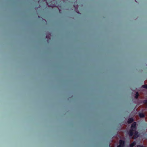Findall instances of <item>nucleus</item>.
Listing matches in <instances>:
<instances>
[{
  "instance_id": "1",
  "label": "nucleus",
  "mask_w": 147,
  "mask_h": 147,
  "mask_svg": "<svg viewBox=\"0 0 147 147\" xmlns=\"http://www.w3.org/2000/svg\"><path fill=\"white\" fill-rule=\"evenodd\" d=\"M129 135L130 137H132L131 138L134 139L137 138L139 136V133L135 129H130Z\"/></svg>"
},
{
  "instance_id": "2",
  "label": "nucleus",
  "mask_w": 147,
  "mask_h": 147,
  "mask_svg": "<svg viewBox=\"0 0 147 147\" xmlns=\"http://www.w3.org/2000/svg\"><path fill=\"white\" fill-rule=\"evenodd\" d=\"M124 144V142L122 140L119 141V145L117 147H123Z\"/></svg>"
},
{
  "instance_id": "3",
  "label": "nucleus",
  "mask_w": 147,
  "mask_h": 147,
  "mask_svg": "<svg viewBox=\"0 0 147 147\" xmlns=\"http://www.w3.org/2000/svg\"><path fill=\"white\" fill-rule=\"evenodd\" d=\"M136 122H133L131 125V129H137L136 128Z\"/></svg>"
},
{
  "instance_id": "4",
  "label": "nucleus",
  "mask_w": 147,
  "mask_h": 147,
  "mask_svg": "<svg viewBox=\"0 0 147 147\" xmlns=\"http://www.w3.org/2000/svg\"><path fill=\"white\" fill-rule=\"evenodd\" d=\"M134 121V119L132 118H129L127 120V123L128 124L131 123Z\"/></svg>"
},
{
  "instance_id": "5",
  "label": "nucleus",
  "mask_w": 147,
  "mask_h": 147,
  "mask_svg": "<svg viewBox=\"0 0 147 147\" xmlns=\"http://www.w3.org/2000/svg\"><path fill=\"white\" fill-rule=\"evenodd\" d=\"M139 116L141 118H143L145 117L144 114L142 113H140L139 114Z\"/></svg>"
},
{
  "instance_id": "6",
  "label": "nucleus",
  "mask_w": 147,
  "mask_h": 147,
  "mask_svg": "<svg viewBox=\"0 0 147 147\" xmlns=\"http://www.w3.org/2000/svg\"><path fill=\"white\" fill-rule=\"evenodd\" d=\"M136 144V142H133L130 145V147H133V146H135Z\"/></svg>"
},
{
  "instance_id": "7",
  "label": "nucleus",
  "mask_w": 147,
  "mask_h": 147,
  "mask_svg": "<svg viewBox=\"0 0 147 147\" xmlns=\"http://www.w3.org/2000/svg\"><path fill=\"white\" fill-rule=\"evenodd\" d=\"M139 96V94L138 92H136L135 94V98L136 99H137Z\"/></svg>"
},
{
  "instance_id": "8",
  "label": "nucleus",
  "mask_w": 147,
  "mask_h": 147,
  "mask_svg": "<svg viewBox=\"0 0 147 147\" xmlns=\"http://www.w3.org/2000/svg\"><path fill=\"white\" fill-rule=\"evenodd\" d=\"M143 103L144 104H146L147 105V99L143 100Z\"/></svg>"
},
{
  "instance_id": "9",
  "label": "nucleus",
  "mask_w": 147,
  "mask_h": 147,
  "mask_svg": "<svg viewBox=\"0 0 147 147\" xmlns=\"http://www.w3.org/2000/svg\"><path fill=\"white\" fill-rule=\"evenodd\" d=\"M142 87L143 88L147 89V84H144L142 86Z\"/></svg>"
},
{
  "instance_id": "10",
  "label": "nucleus",
  "mask_w": 147,
  "mask_h": 147,
  "mask_svg": "<svg viewBox=\"0 0 147 147\" xmlns=\"http://www.w3.org/2000/svg\"><path fill=\"white\" fill-rule=\"evenodd\" d=\"M137 147H144L142 146L139 145V146H138Z\"/></svg>"
},
{
  "instance_id": "11",
  "label": "nucleus",
  "mask_w": 147,
  "mask_h": 147,
  "mask_svg": "<svg viewBox=\"0 0 147 147\" xmlns=\"http://www.w3.org/2000/svg\"><path fill=\"white\" fill-rule=\"evenodd\" d=\"M135 1L136 2V0H135Z\"/></svg>"
},
{
  "instance_id": "12",
  "label": "nucleus",
  "mask_w": 147,
  "mask_h": 147,
  "mask_svg": "<svg viewBox=\"0 0 147 147\" xmlns=\"http://www.w3.org/2000/svg\"><path fill=\"white\" fill-rule=\"evenodd\" d=\"M135 1L136 2V0H135Z\"/></svg>"
},
{
  "instance_id": "13",
  "label": "nucleus",
  "mask_w": 147,
  "mask_h": 147,
  "mask_svg": "<svg viewBox=\"0 0 147 147\" xmlns=\"http://www.w3.org/2000/svg\"><path fill=\"white\" fill-rule=\"evenodd\" d=\"M135 1L136 2V0H135Z\"/></svg>"
}]
</instances>
